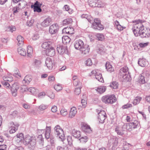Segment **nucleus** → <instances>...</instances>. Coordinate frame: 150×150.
Listing matches in <instances>:
<instances>
[{"label":"nucleus","mask_w":150,"mask_h":150,"mask_svg":"<svg viewBox=\"0 0 150 150\" xmlns=\"http://www.w3.org/2000/svg\"><path fill=\"white\" fill-rule=\"evenodd\" d=\"M74 47L76 49L79 50L84 54L88 53L90 50L88 45H84L83 42L81 40H77L75 42Z\"/></svg>","instance_id":"obj_1"},{"label":"nucleus","mask_w":150,"mask_h":150,"mask_svg":"<svg viewBox=\"0 0 150 150\" xmlns=\"http://www.w3.org/2000/svg\"><path fill=\"white\" fill-rule=\"evenodd\" d=\"M134 23L133 24L132 30L134 35L136 37L140 36L143 28V25L140 20L133 21Z\"/></svg>","instance_id":"obj_2"},{"label":"nucleus","mask_w":150,"mask_h":150,"mask_svg":"<svg viewBox=\"0 0 150 150\" xmlns=\"http://www.w3.org/2000/svg\"><path fill=\"white\" fill-rule=\"evenodd\" d=\"M101 99L102 101L105 103L112 104L115 102L116 100L115 96L113 95L104 96Z\"/></svg>","instance_id":"obj_3"},{"label":"nucleus","mask_w":150,"mask_h":150,"mask_svg":"<svg viewBox=\"0 0 150 150\" xmlns=\"http://www.w3.org/2000/svg\"><path fill=\"white\" fill-rule=\"evenodd\" d=\"M97 117L98 121L101 123H103L105 122V119L107 117V115L105 111L102 110H97Z\"/></svg>","instance_id":"obj_4"},{"label":"nucleus","mask_w":150,"mask_h":150,"mask_svg":"<svg viewBox=\"0 0 150 150\" xmlns=\"http://www.w3.org/2000/svg\"><path fill=\"white\" fill-rule=\"evenodd\" d=\"M57 135L59 141L63 142L65 139L63 130L58 125H57Z\"/></svg>","instance_id":"obj_5"},{"label":"nucleus","mask_w":150,"mask_h":150,"mask_svg":"<svg viewBox=\"0 0 150 150\" xmlns=\"http://www.w3.org/2000/svg\"><path fill=\"white\" fill-rule=\"evenodd\" d=\"M128 68L124 67L121 68L120 70V75L124 79L127 80L128 76Z\"/></svg>","instance_id":"obj_6"},{"label":"nucleus","mask_w":150,"mask_h":150,"mask_svg":"<svg viewBox=\"0 0 150 150\" xmlns=\"http://www.w3.org/2000/svg\"><path fill=\"white\" fill-rule=\"evenodd\" d=\"M89 4L91 6L100 8H105L106 6V4L102 1H97L95 3L92 1H90Z\"/></svg>","instance_id":"obj_7"},{"label":"nucleus","mask_w":150,"mask_h":150,"mask_svg":"<svg viewBox=\"0 0 150 150\" xmlns=\"http://www.w3.org/2000/svg\"><path fill=\"white\" fill-rule=\"evenodd\" d=\"M19 88V85L17 83H13L11 87V93L13 96H16L17 93V90Z\"/></svg>","instance_id":"obj_8"},{"label":"nucleus","mask_w":150,"mask_h":150,"mask_svg":"<svg viewBox=\"0 0 150 150\" xmlns=\"http://www.w3.org/2000/svg\"><path fill=\"white\" fill-rule=\"evenodd\" d=\"M42 5L41 3L36 1L33 5H31V7H33L34 11L40 13L42 11L40 7Z\"/></svg>","instance_id":"obj_9"},{"label":"nucleus","mask_w":150,"mask_h":150,"mask_svg":"<svg viewBox=\"0 0 150 150\" xmlns=\"http://www.w3.org/2000/svg\"><path fill=\"white\" fill-rule=\"evenodd\" d=\"M141 33L140 36L142 38H147L150 36V29L146 28H144L143 26V29Z\"/></svg>","instance_id":"obj_10"},{"label":"nucleus","mask_w":150,"mask_h":150,"mask_svg":"<svg viewBox=\"0 0 150 150\" xmlns=\"http://www.w3.org/2000/svg\"><path fill=\"white\" fill-rule=\"evenodd\" d=\"M9 126L11 128V129L9 132L10 134H12L15 133L16 130H17L19 125L17 124H14L13 122H12L10 123Z\"/></svg>","instance_id":"obj_11"},{"label":"nucleus","mask_w":150,"mask_h":150,"mask_svg":"<svg viewBox=\"0 0 150 150\" xmlns=\"http://www.w3.org/2000/svg\"><path fill=\"white\" fill-rule=\"evenodd\" d=\"M44 51L46 55L50 57L54 56L55 54V50L52 46L46 50Z\"/></svg>","instance_id":"obj_12"},{"label":"nucleus","mask_w":150,"mask_h":150,"mask_svg":"<svg viewBox=\"0 0 150 150\" xmlns=\"http://www.w3.org/2000/svg\"><path fill=\"white\" fill-rule=\"evenodd\" d=\"M62 31L64 33L69 34H73L74 32V28L70 26L64 28Z\"/></svg>","instance_id":"obj_13"},{"label":"nucleus","mask_w":150,"mask_h":150,"mask_svg":"<svg viewBox=\"0 0 150 150\" xmlns=\"http://www.w3.org/2000/svg\"><path fill=\"white\" fill-rule=\"evenodd\" d=\"M81 127L82 129L86 132L90 133L92 132L90 126L86 123H82L81 124Z\"/></svg>","instance_id":"obj_14"},{"label":"nucleus","mask_w":150,"mask_h":150,"mask_svg":"<svg viewBox=\"0 0 150 150\" xmlns=\"http://www.w3.org/2000/svg\"><path fill=\"white\" fill-rule=\"evenodd\" d=\"M45 64L49 69H52L53 66V64L52 60L49 57H47L45 60Z\"/></svg>","instance_id":"obj_15"},{"label":"nucleus","mask_w":150,"mask_h":150,"mask_svg":"<svg viewBox=\"0 0 150 150\" xmlns=\"http://www.w3.org/2000/svg\"><path fill=\"white\" fill-rule=\"evenodd\" d=\"M51 22L52 19L49 17H48L42 22L41 25L43 27H47L51 23Z\"/></svg>","instance_id":"obj_16"},{"label":"nucleus","mask_w":150,"mask_h":150,"mask_svg":"<svg viewBox=\"0 0 150 150\" xmlns=\"http://www.w3.org/2000/svg\"><path fill=\"white\" fill-rule=\"evenodd\" d=\"M115 131L118 135L122 136L125 133V128L123 127H119L117 126L115 129Z\"/></svg>","instance_id":"obj_17"},{"label":"nucleus","mask_w":150,"mask_h":150,"mask_svg":"<svg viewBox=\"0 0 150 150\" xmlns=\"http://www.w3.org/2000/svg\"><path fill=\"white\" fill-rule=\"evenodd\" d=\"M105 66V68L110 73L114 71V67L110 62H106Z\"/></svg>","instance_id":"obj_18"},{"label":"nucleus","mask_w":150,"mask_h":150,"mask_svg":"<svg viewBox=\"0 0 150 150\" xmlns=\"http://www.w3.org/2000/svg\"><path fill=\"white\" fill-rule=\"evenodd\" d=\"M66 48L62 45H58L57 47V51L59 54H63L65 52Z\"/></svg>","instance_id":"obj_19"},{"label":"nucleus","mask_w":150,"mask_h":150,"mask_svg":"<svg viewBox=\"0 0 150 150\" xmlns=\"http://www.w3.org/2000/svg\"><path fill=\"white\" fill-rule=\"evenodd\" d=\"M77 113L76 108L74 107L71 108L70 109L69 114V117L72 118L75 116Z\"/></svg>","instance_id":"obj_20"},{"label":"nucleus","mask_w":150,"mask_h":150,"mask_svg":"<svg viewBox=\"0 0 150 150\" xmlns=\"http://www.w3.org/2000/svg\"><path fill=\"white\" fill-rule=\"evenodd\" d=\"M24 138L23 134L22 133L17 134L16 136L14 137L15 139H16V141L18 143H19L22 141H23Z\"/></svg>","instance_id":"obj_21"},{"label":"nucleus","mask_w":150,"mask_h":150,"mask_svg":"<svg viewBox=\"0 0 150 150\" xmlns=\"http://www.w3.org/2000/svg\"><path fill=\"white\" fill-rule=\"evenodd\" d=\"M148 62L144 58L140 59L138 62V64L142 67H145L148 64Z\"/></svg>","instance_id":"obj_22"},{"label":"nucleus","mask_w":150,"mask_h":150,"mask_svg":"<svg viewBox=\"0 0 150 150\" xmlns=\"http://www.w3.org/2000/svg\"><path fill=\"white\" fill-rule=\"evenodd\" d=\"M33 137H31L29 135H26L25 136L23 141V143L25 145H27L30 142Z\"/></svg>","instance_id":"obj_23"},{"label":"nucleus","mask_w":150,"mask_h":150,"mask_svg":"<svg viewBox=\"0 0 150 150\" xmlns=\"http://www.w3.org/2000/svg\"><path fill=\"white\" fill-rule=\"evenodd\" d=\"M21 4L19 3L18 4V6L14 7L12 9L13 14L14 15H16L20 11V9L23 8V7L21 6Z\"/></svg>","instance_id":"obj_24"},{"label":"nucleus","mask_w":150,"mask_h":150,"mask_svg":"<svg viewBox=\"0 0 150 150\" xmlns=\"http://www.w3.org/2000/svg\"><path fill=\"white\" fill-rule=\"evenodd\" d=\"M106 88L105 86H101L96 88L95 90L99 93L101 94L105 92Z\"/></svg>","instance_id":"obj_25"},{"label":"nucleus","mask_w":150,"mask_h":150,"mask_svg":"<svg viewBox=\"0 0 150 150\" xmlns=\"http://www.w3.org/2000/svg\"><path fill=\"white\" fill-rule=\"evenodd\" d=\"M36 144V141L35 137H33L30 142L28 144V146L30 148L33 147L35 146Z\"/></svg>","instance_id":"obj_26"},{"label":"nucleus","mask_w":150,"mask_h":150,"mask_svg":"<svg viewBox=\"0 0 150 150\" xmlns=\"http://www.w3.org/2000/svg\"><path fill=\"white\" fill-rule=\"evenodd\" d=\"M51 43L50 42H45L42 44V48L47 50L52 47Z\"/></svg>","instance_id":"obj_27"},{"label":"nucleus","mask_w":150,"mask_h":150,"mask_svg":"<svg viewBox=\"0 0 150 150\" xmlns=\"http://www.w3.org/2000/svg\"><path fill=\"white\" fill-rule=\"evenodd\" d=\"M33 52V48L30 45H28L27 48V55L28 57H31Z\"/></svg>","instance_id":"obj_28"},{"label":"nucleus","mask_w":150,"mask_h":150,"mask_svg":"<svg viewBox=\"0 0 150 150\" xmlns=\"http://www.w3.org/2000/svg\"><path fill=\"white\" fill-rule=\"evenodd\" d=\"M56 30V24H53L50 26L49 31L51 34H53L55 33Z\"/></svg>","instance_id":"obj_29"},{"label":"nucleus","mask_w":150,"mask_h":150,"mask_svg":"<svg viewBox=\"0 0 150 150\" xmlns=\"http://www.w3.org/2000/svg\"><path fill=\"white\" fill-rule=\"evenodd\" d=\"M62 42L64 44L69 43L71 41V39L67 36H64L62 38Z\"/></svg>","instance_id":"obj_30"},{"label":"nucleus","mask_w":150,"mask_h":150,"mask_svg":"<svg viewBox=\"0 0 150 150\" xmlns=\"http://www.w3.org/2000/svg\"><path fill=\"white\" fill-rule=\"evenodd\" d=\"M17 40L18 42V45L21 46L23 44V38L20 35L18 36L17 38Z\"/></svg>","instance_id":"obj_31"},{"label":"nucleus","mask_w":150,"mask_h":150,"mask_svg":"<svg viewBox=\"0 0 150 150\" xmlns=\"http://www.w3.org/2000/svg\"><path fill=\"white\" fill-rule=\"evenodd\" d=\"M72 18H69L64 19L63 21V24L64 25H66L72 24Z\"/></svg>","instance_id":"obj_32"},{"label":"nucleus","mask_w":150,"mask_h":150,"mask_svg":"<svg viewBox=\"0 0 150 150\" xmlns=\"http://www.w3.org/2000/svg\"><path fill=\"white\" fill-rule=\"evenodd\" d=\"M50 127H46L45 135V138L47 139H49L50 137Z\"/></svg>","instance_id":"obj_33"},{"label":"nucleus","mask_w":150,"mask_h":150,"mask_svg":"<svg viewBox=\"0 0 150 150\" xmlns=\"http://www.w3.org/2000/svg\"><path fill=\"white\" fill-rule=\"evenodd\" d=\"M95 76L96 79L98 80L99 81L101 82H103L104 80L102 77V75L101 74L98 72H96Z\"/></svg>","instance_id":"obj_34"},{"label":"nucleus","mask_w":150,"mask_h":150,"mask_svg":"<svg viewBox=\"0 0 150 150\" xmlns=\"http://www.w3.org/2000/svg\"><path fill=\"white\" fill-rule=\"evenodd\" d=\"M32 80V78L31 76H26L23 81V82L25 83L26 84H28Z\"/></svg>","instance_id":"obj_35"},{"label":"nucleus","mask_w":150,"mask_h":150,"mask_svg":"<svg viewBox=\"0 0 150 150\" xmlns=\"http://www.w3.org/2000/svg\"><path fill=\"white\" fill-rule=\"evenodd\" d=\"M142 98L139 96L136 97L134 99L132 102L133 104L134 105H136L140 103V101L142 100Z\"/></svg>","instance_id":"obj_36"},{"label":"nucleus","mask_w":150,"mask_h":150,"mask_svg":"<svg viewBox=\"0 0 150 150\" xmlns=\"http://www.w3.org/2000/svg\"><path fill=\"white\" fill-rule=\"evenodd\" d=\"M18 53L21 55L25 56L26 55L25 51V50L21 47H19L18 49Z\"/></svg>","instance_id":"obj_37"},{"label":"nucleus","mask_w":150,"mask_h":150,"mask_svg":"<svg viewBox=\"0 0 150 150\" xmlns=\"http://www.w3.org/2000/svg\"><path fill=\"white\" fill-rule=\"evenodd\" d=\"M72 134L73 136L76 138H78L80 137L81 132L79 131L76 130H74L72 132Z\"/></svg>","instance_id":"obj_38"},{"label":"nucleus","mask_w":150,"mask_h":150,"mask_svg":"<svg viewBox=\"0 0 150 150\" xmlns=\"http://www.w3.org/2000/svg\"><path fill=\"white\" fill-rule=\"evenodd\" d=\"M115 23L116 26V27L118 30L120 31L122 30L125 29V28L120 25L119 22L118 21H115Z\"/></svg>","instance_id":"obj_39"},{"label":"nucleus","mask_w":150,"mask_h":150,"mask_svg":"<svg viewBox=\"0 0 150 150\" xmlns=\"http://www.w3.org/2000/svg\"><path fill=\"white\" fill-rule=\"evenodd\" d=\"M96 36L98 40L102 41L104 40V36L102 34L98 33L96 35Z\"/></svg>","instance_id":"obj_40"},{"label":"nucleus","mask_w":150,"mask_h":150,"mask_svg":"<svg viewBox=\"0 0 150 150\" xmlns=\"http://www.w3.org/2000/svg\"><path fill=\"white\" fill-rule=\"evenodd\" d=\"M93 28L95 29H97L99 30H102L104 29V26L101 24V23H100L98 25H96V26H94V27Z\"/></svg>","instance_id":"obj_41"},{"label":"nucleus","mask_w":150,"mask_h":150,"mask_svg":"<svg viewBox=\"0 0 150 150\" xmlns=\"http://www.w3.org/2000/svg\"><path fill=\"white\" fill-rule=\"evenodd\" d=\"M101 23V21L99 18H95L94 19V22L92 23V27L93 28L94 26H95Z\"/></svg>","instance_id":"obj_42"},{"label":"nucleus","mask_w":150,"mask_h":150,"mask_svg":"<svg viewBox=\"0 0 150 150\" xmlns=\"http://www.w3.org/2000/svg\"><path fill=\"white\" fill-rule=\"evenodd\" d=\"M88 140V138L86 136L82 137L79 139L81 142L82 143H85L87 142Z\"/></svg>","instance_id":"obj_43"},{"label":"nucleus","mask_w":150,"mask_h":150,"mask_svg":"<svg viewBox=\"0 0 150 150\" xmlns=\"http://www.w3.org/2000/svg\"><path fill=\"white\" fill-rule=\"evenodd\" d=\"M3 79L5 81L9 82H11L13 80V78L11 76L4 77Z\"/></svg>","instance_id":"obj_44"},{"label":"nucleus","mask_w":150,"mask_h":150,"mask_svg":"<svg viewBox=\"0 0 150 150\" xmlns=\"http://www.w3.org/2000/svg\"><path fill=\"white\" fill-rule=\"evenodd\" d=\"M118 84L116 82H113L110 85V86L114 89H117L118 88Z\"/></svg>","instance_id":"obj_45"},{"label":"nucleus","mask_w":150,"mask_h":150,"mask_svg":"<svg viewBox=\"0 0 150 150\" xmlns=\"http://www.w3.org/2000/svg\"><path fill=\"white\" fill-rule=\"evenodd\" d=\"M27 89L28 91L33 94H35L37 91H38V90L36 89L35 88L33 87H30Z\"/></svg>","instance_id":"obj_46"},{"label":"nucleus","mask_w":150,"mask_h":150,"mask_svg":"<svg viewBox=\"0 0 150 150\" xmlns=\"http://www.w3.org/2000/svg\"><path fill=\"white\" fill-rule=\"evenodd\" d=\"M67 113V110L64 108H62L60 110V114L61 115L63 116H66Z\"/></svg>","instance_id":"obj_47"},{"label":"nucleus","mask_w":150,"mask_h":150,"mask_svg":"<svg viewBox=\"0 0 150 150\" xmlns=\"http://www.w3.org/2000/svg\"><path fill=\"white\" fill-rule=\"evenodd\" d=\"M138 81L140 83H145V81L144 76L142 75H140L139 76Z\"/></svg>","instance_id":"obj_48"},{"label":"nucleus","mask_w":150,"mask_h":150,"mask_svg":"<svg viewBox=\"0 0 150 150\" xmlns=\"http://www.w3.org/2000/svg\"><path fill=\"white\" fill-rule=\"evenodd\" d=\"M64 8L66 11H68L69 13L71 14L72 13L73 10L70 8L69 6L68 5H65L64 6Z\"/></svg>","instance_id":"obj_49"},{"label":"nucleus","mask_w":150,"mask_h":150,"mask_svg":"<svg viewBox=\"0 0 150 150\" xmlns=\"http://www.w3.org/2000/svg\"><path fill=\"white\" fill-rule=\"evenodd\" d=\"M41 62L40 60L35 59L34 60V64L36 67H39L41 64Z\"/></svg>","instance_id":"obj_50"},{"label":"nucleus","mask_w":150,"mask_h":150,"mask_svg":"<svg viewBox=\"0 0 150 150\" xmlns=\"http://www.w3.org/2000/svg\"><path fill=\"white\" fill-rule=\"evenodd\" d=\"M130 124L132 129L136 128L138 124L137 122V121H135L134 122L130 123Z\"/></svg>","instance_id":"obj_51"},{"label":"nucleus","mask_w":150,"mask_h":150,"mask_svg":"<svg viewBox=\"0 0 150 150\" xmlns=\"http://www.w3.org/2000/svg\"><path fill=\"white\" fill-rule=\"evenodd\" d=\"M34 22V20L33 19H31L29 21H27L26 23V25L29 27L32 26Z\"/></svg>","instance_id":"obj_52"},{"label":"nucleus","mask_w":150,"mask_h":150,"mask_svg":"<svg viewBox=\"0 0 150 150\" xmlns=\"http://www.w3.org/2000/svg\"><path fill=\"white\" fill-rule=\"evenodd\" d=\"M81 87H80L79 88H75L74 93L76 95H78L81 92Z\"/></svg>","instance_id":"obj_53"},{"label":"nucleus","mask_w":150,"mask_h":150,"mask_svg":"<svg viewBox=\"0 0 150 150\" xmlns=\"http://www.w3.org/2000/svg\"><path fill=\"white\" fill-rule=\"evenodd\" d=\"M3 84L4 87L7 89H10L11 88V86L10 84L7 82H3Z\"/></svg>","instance_id":"obj_54"},{"label":"nucleus","mask_w":150,"mask_h":150,"mask_svg":"<svg viewBox=\"0 0 150 150\" xmlns=\"http://www.w3.org/2000/svg\"><path fill=\"white\" fill-rule=\"evenodd\" d=\"M67 140L69 144L71 145L72 144L73 140L71 136H67Z\"/></svg>","instance_id":"obj_55"},{"label":"nucleus","mask_w":150,"mask_h":150,"mask_svg":"<svg viewBox=\"0 0 150 150\" xmlns=\"http://www.w3.org/2000/svg\"><path fill=\"white\" fill-rule=\"evenodd\" d=\"M38 142V148L40 149L42 148L43 147L44 141H40Z\"/></svg>","instance_id":"obj_56"},{"label":"nucleus","mask_w":150,"mask_h":150,"mask_svg":"<svg viewBox=\"0 0 150 150\" xmlns=\"http://www.w3.org/2000/svg\"><path fill=\"white\" fill-rule=\"evenodd\" d=\"M132 106V104L129 103H128L122 106V108L123 109H127L128 108H131Z\"/></svg>","instance_id":"obj_57"},{"label":"nucleus","mask_w":150,"mask_h":150,"mask_svg":"<svg viewBox=\"0 0 150 150\" xmlns=\"http://www.w3.org/2000/svg\"><path fill=\"white\" fill-rule=\"evenodd\" d=\"M82 106L83 108H85L87 104V100L86 99H82L81 101Z\"/></svg>","instance_id":"obj_58"},{"label":"nucleus","mask_w":150,"mask_h":150,"mask_svg":"<svg viewBox=\"0 0 150 150\" xmlns=\"http://www.w3.org/2000/svg\"><path fill=\"white\" fill-rule=\"evenodd\" d=\"M86 64L87 66H90L92 64V60L90 59H88L86 62Z\"/></svg>","instance_id":"obj_59"},{"label":"nucleus","mask_w":150,"mask_h":150,"mask_svg":"<svg viewBox=\"0 0 150 150\" xmlns=\"http://www.w3.org/2000/svg\"><path fill=\"white\" fill-rule=\"evenodd\" d=\"M47 108V105L42 104L39 106V108L41 110H43L46 109Z\"/></svg>","instance_id":"obj_60"},{"label":"nucleus","mask_w":150,"mask_h":150,"mask_svg":"<svg viewBox=\"0 0 150 150\" xmlns=\"http://www.w3.org/2000/svg\"><path fill=\"white\" fill-rule=\"evenodd\" d=\"M14 76H15L17 77V75L19 77H21V74L19 72V71L18 70H15L14 71Z\"/></svg>","instance_id":"obj_61"},{"label":"nucleus","mask_w":150,"mask_h":150,"mask_svg":"<svg viewBox=\"0 0 150 150\" xmlns=\"http://www.w3.org/2000/svg\"><path fill=\"white\" fill-rule=\"evenodd\" d=\"M114 142L113 143L112 147L115 148L117 146L118 142L116 139H114Z\"/></svg>","instance_id":"obj_62"},{"label":"nucleus","mask_w":150,"mask_h":150,"mask_svg":"<svg viewBox=\"0 0 150 150\" xmlns=\"http://www.w3.org/2000/svg\"><path fill=\"white\" fill-rule=\"evenodd\" d=\"M86 19L90 23H92L93 22V18L91 15H88Z\"/></svg>","instance_id":"obj_63"},{"label":"nucleus","mask_w":150,"mask_h":150,"mask_svg":"<svg viewBox=\"0 0 150 150\" xmlns=\"http://www.w3.org/2000/svg\"><path fill=\"white\" fill-rule=\"evenodd\" d=\"M62 85L58 83L57 84V91L62 90Z\"/></svg>","instance_id":"obj_64"}]
</instances>
